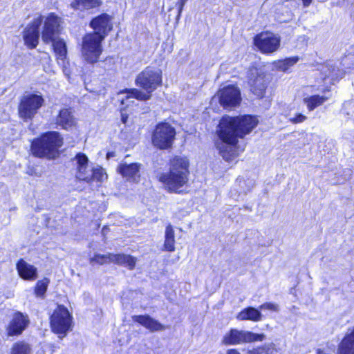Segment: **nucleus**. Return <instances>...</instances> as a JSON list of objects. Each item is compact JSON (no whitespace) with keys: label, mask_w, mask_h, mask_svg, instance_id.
<instances>
[{"label":"nucleus","mask_w":354,"mask_h":354,"mask_svg":"<svg viewBox=\"0 0 354 354\" xmlns=\"http://www.w3.org/2000/svg\"><path fill=\"white\" fill-rule=\"evenodd\" d=\"M259 309L260 310H268L277 312L279 310V306L276 304L265 303L259 306Z\"/></svg>","instance_id":"nucleus-35"},{"label":"nucleus","mask_w":354,"mask_h":354,"mask_svg":"<svg viewBox=\"0 0 354 354\" xmlns=\"http://www.w3.org/2000/svg\"><path fill=\"white\" fill-rule=\"evenodd\" d=\"M56 124L62 129L68 130L76 124V120L69 109H62L56 118Z\"/></svg>","instance_id":"nucleus-21"},{"label":"nucleus","mask_w":354,"mask_h":354,"mask_svg":"<svg viewBox=\"0 0 354 354\" xmlns=\"http://www.w3.org/2000/svg\"><path fill=\"white\" fill-rule=\"evenodd\" d=\"M50 327L55 333L64 336L71 329L72 316L64 306H58L50 318Z\"/></svg>","instance_id":"nucleus-9"},{"label":"nucleus","mask_w":354,"mask_h":354,"mask_svg":"<svg viewBox=\"0 0 354 354\" xmlns=\"http://www.w3.org/2000/svg\"><path fill=\"white\" fill-rule=\"evenodd\" d=\"M236 318L240 321L250 320L259 322L261 319V313L260 310L254 307H248L242 310L237 315Z\"/></svg>","instance_id":"nucleus-26"},{"label":"nucleus","mask_w":354,"mask_h":354,"mask_svg":"<svg viewBox=\"0 0 354 354\" xmlns=\"http://www.w3.org/2000/svg\"><path fill=\"white\" fill-rule=\"evenodd\" d=\"M53 44V50L56 55L57 63L63 67L66 66V59L67 56V49L65 41L63 39H54L51 41Z\"/></svg>","instance_id":"nucleus-24"},{"label":"nucleus","mask_w":354,"mask_h":354,"mask_svg":"<svg viewBox=\"0 0 354 354\" xmlns=\"http://www.w3.org/2000/svg\"><path fill=\"white\" fill-rule=\"evenodd\" d=\"M141 165L137 162L129 163L127 162L121 163L117 170L124 177L133 181L137 180L140 177V169Z\"/></svg>","instance_id":"nucleus-20"},{"label":"nucleus","mask_w":354,"mask_h":354,"mask_svg":"<svg viewBox=\"0 0 354 354\" xmlns=\"http://www.w3.org/2000/svg\"><path fill=\"white\" fill-rule=\"evenodd\" d=\"M337 354H354V328L342 339L338 345Z\"/></svg>","instance_id":"nucleus-23"},{"label":"nucleus","mask_w":354,"mask_h":354,"mask_svg":"<svg viewBox=\"0 0 354 354\" xmlns=\"http://www.w3.org/2000/svg\"><path fill=\"white\" fill-rule=\"evenodd\" d=\"M176 129L167 122H160L156 126L152 134L153 145L160 149L170 148L174 141Z\"/></svg>","instance_id":"nucleus-8"},{"label":"nucleus","mask_w":354,"mask_h":354,"mask_svg":"<svg viewBox=\"0 0 354 354\" xmlns=\"http://www.w3.org/2000/svg\"><path fill=\"white\" fill-rule=\"evenodd\" d=\"M113 153H111V152H109L107 153V158H110L111 157H113Z\"/></svg>","instance_id":"nucleus-40"},{"label":"nucleus","mask_w":354,"mask_h":354,"mask_svg":"<svg viewBox=\"0 0 354 354\" xmlns=\"http://www.w3.org/2000/svg\"><path fill=\"white\" fill-rule=\"evenodd\" d=\"M187 1V0H178V1L177 5L178 7V11L177 19H178L180 17L182 11H183V8Z\"/></svg>","instance_id":"nucleus-36"},{"label":"nucleus","mask_w":354,"mask_h":354,"mask_svg":"<svg viewBox=\"0 0 354 354\" xmlns=\"http://www.w3.org/2000/svg\"><path fill=\"white\" fill-rule=\"evenodd\" d=\"M43 22V17L39 15L28 24L23 32L25 45L30 49L37 47L39 38V27Z\"/></svg>","instance_id":"nucleus-14"},{"label":"nucleus","mask_w":354,"mask_h":354,"mask_svg":"<svg viewBox=\"0 0 354 354\" xmlns=\"http://www.w3.org/2000/svg\"><path fill=\"white\" fill-rule=\"evenodd\" d=\"M44 104L41 94L28 93L24 95L19 104V117L24 121L32 120Z\"/></svg>","instance_id":"nucleus-6"},{"label":"nucleus","mask_w":354,"mask_h":354,"mask_svg":"<svg viewBox=\"0 0 354 354\" xmlns=\"http://www.w3.org/2000/svg\"><path fill=\"white\" fill-rule=\"evenodd\" d=\"M189 166V160L186 157L176 156L171 161L169 171L161 174L159 180L167 191L180 193V189L188 182Z\"/></svg>","instance_id":"nucleus-3"},{"label":"nucleus","mask_w":354,"mask_h":354,"mask_svg":"<svg viewBox=\"0 0 354 354\" xmlns=\"http://www.w3.org/2000/svg\"><path fill=\"white\" fill-rule=\"evenodd\" d=\"M133 322L139 323L151 332L162 330L165 326L149 315H134L132 317Z\"/></svg>","instance_id":"nucleus-22"},{"label":"nucleus","mask_w":354,"mask_h":354,"mask_svg":"<svg viewBox=\"0 0 354 354\" xmlns=\"http://www.w3.org/2000/svg\"><path fill=\"white\" fill-rule=\"evenodd\" d=\"M29 324L28 317L20 312L15 313L10 322L7 332L9 336L19 335L26 329Z\"/></svg>","instance_id":"nucleus-18"},{"label":"nucleus","mask_w":354,"mask_h":354,"mask_svg":"<svg viewBox=\"0 0 354 354\" xmlns=\"http://www.w3.org/2000/svg\"><path fill=\"white\" fill-rule=\"evenodd\" d=\"M249 354H270L271 348L269 346L265 345L263 346L257 347L248 351Z\"/></svg>","instance_id":"nucleus-33"},{"label":"nucleus","mask_w":354,"mask_h":354,"mask_svg":"<svg viewBox=\"0 0 354 354\" xmlns=\"http://www.w3.org/2000/svg\"><path fill=\"white\" fill-rule=\"evenodd\" d=\"M111 262L128 267L129 270H133L136 263V259L127 254L111 253L107 254H95L93 257L91 258V263H96L102 265Z\"/></svg>","instance_id":"nucleus-11"},{"label":"nucleus","mask_w":354,"mask_h":354,"mask_svg":"<svg viewBox=\"0 0 354 354\" xmlns=\"http://www.w3.org/2000/svg\"><path fill=\"white\" fill-rule=\"evenodd\" d=\"M306 119L307 117L305 115L301 113H297L294 116L290 117L289 120L293 124H297L304 122Z\"/></svg>","instance_id":"nucleus-34"},{"label":"nucleus","mask_w":354,"mask_h":354,"mask_svg":"<svg viewBox=\"0 0 354 354\" xmlns=\"http://www.w3.org/2000/svg\"><path fill=\"white\" fill-rule=\"evenodd\" d=\"M254 44L263 53H272L276 51L280 45V39L270 32H263L254 37Z\"/></svg>","instance_id":"nucleus-12"},{"label":"nucleus","mask_w":354,"mask_h":354,"mask_svg":"<svg viewBox=\"0 0 354 354\" xmlns=\"http://www.w3.org/2000/svg\"><path fill=\"white\" fill-rule=\"evenodd\" d=\"M62 145L60 134L57 131H49L33 140L31 151L36 157L54 158Z\"/></svg>","instance_id":"nucleus-4"},{"label":"nucleus","mask_w":354,"mask_h":354,"mask_svg":"<svg viewBox=\"0 0 354 354\" xmlns=\"http://www.w3.org/2000/svg\"><path fill=\"white\" fill-rule=\"evenodd\" d=\"M236 182L239 183L241 191L245 193L246 191H250L253 187L254 183L252 180H248L246 182L243 178H238Z\"/></svg>","instance_id":"nucleus-32"},{"label":"nucleus","mask_w":354,"mask_h":354,"mask_svg":"<svg viewBox=\"0 0 354 354\" xmlns=\"http://www.w3.org/2000/svg\"><path fill=\"white\" fill-rule=\"evenodd\" d=\"M74 160L76 165V177L86 182L96 180L102 182L107 178V175L101 167L91 169L88 165V159L83 153H78Z\"/></svg>","instance_id":"nucleus-5"},{"label":"nucleus","mask_w":354,"mask_h":354,"mask_svg":"<svg viewBox=\"0 0 354 354\" xmlns=\"http://www.w3.org/2000/svg\"><path fill=\"white\" fill-rule=\"evenodd\" d=\"M328 99L329 97L326 95H312L305 97L303 99V103L306 106L308 111L311 112L324 104Z\"/></svg>","instance_id":"nucleus-25"},{"label":"nucleus","mask_w":354,"mask_h":354,"mask_svg":"<svg viewBox=\"0 0 354 354\" xmlns=\"http://www.w3.org/2000/svg\"><path fill=\"white\" fill-rule=\"evenodd\" d=\"M162 83V71L160 68L147 66L140 72L136 79V84L144 89L146 93L137 88H130L121 91L118 95L126 94L125 98L120 99L122 105L129 106L133 101L131 99L146 101L150 99L151 93Z\"/></svg>","instance_id":"nucleus-2"},{"label":"nucleus","mask_w":354,"mask_h":354,"mask_svg":"<svg viewBox=\"0 0 354 354\" xmlns=\"http://www.w3.org/2000/svg\"><path fill=\"white\" fill-rule=\"evenodd\" d=\"M16 268L19 277L24 280L34 281L37 278V268L23 259L17 261Z\"/></svg>","instance_id":"nucleus-19"},{"label":"nucleus","mask_w":354,"mask_h":354,"mask_svg":"<svg viewBox=\"0 0 354 354\" xmlns=\"http://www.w3.org/2000/svg\"><path fill=\"white\" fill-rule=\"evenodd\" d=\"M48 283L49 280L46 278L37 281L35 288V293L37 297H44L47 290Z\"/></svg>","instance_id":"nucleus-31"},{"label":"nucleus","mask_w":354,"mask_h":354,"mask_svg":"<svg viewBox=\"0 0 354 354\" xmlns=\"http://www.w3.org/2000/svg\"><path fill=\"white\" fill-rule=\"evenodd\" d=\"M264 339L265 335L263 334L232 328L223 336L222 342L225 345H236L263 341Z\"/></svg>","instance_id":"nucleus-10"},{"label":"nucleus","mask_w":354,"mask_h":354,"mask_svg":"<svg viewBox=\"0 0 354 354\" xmlns=\"http://www.w3.org/2000/svg\"><path fill=\"white\" fill-rule=\"evenodd\" d=\"M302 1H303L304 6L305 7H307L310 4L312 0H302Z\"/></svg>","instance_id":"nucleus-39"},{"label":"nucleus","mask_w":354,"mask_h":354,"mask_svg":"<svg viewBox=\"0 0 354 354\" xmlns=\"http://www.w3.org/2000/svg\"><path fill=\"white\" fill-rule=\"evenodd\" d=\"M299 61L298 57H292L279 60L275 63L276 67L282 71H288L290 67L292 66Z\"/></svg>","instance_id":"nucleus-30"},{"label":"nucleus","mask_w":354,"mask_h":354,"mask_svg":"<svg viewBox=\"0 0 354 354\" xmlns=\"http://www.w3.org/2000/svg\"><path fill=\"white\" fill-rule=\"evenodd\" d=\"M257 118L252 115L223 116L216 130L219 140L216 148L224 160H233L236 156L235 145L239 138L249 133L257 124Z\"/></svg>","instance_id":"nucleus-1"},{"label":"nucleus","mask_w":354,"mask_h":354,"mask_svg":"<svg viewBox=\"0 0 354 354\" xmlns=\"http://www.w3.org/2000/svg\"><path fill=\"white\" fill-rule=\"evenodd\" d=\"M248 75L252 92L259 97H263L268 85L266 76L260 74L257 68L250 69Z\"/></svg>","instance_id":"nucleus-16"},{"label":"nucleus","mask_w":354,"mask_h":354,"mask_svg":"<svg viewBox=\"0 0 354 354\" xmlns=\"http://www.w3.org/2000/svg\"><path fill=\"white\" fill-rule=\"evenodd\" d=\"M174 231L171 225L169 224L165 229V249L168 252L175 250Z\"/></svg>","instance_id":"nucleus-28"},{"label":"nucleus","mask_w":354,"mask_h":354,"mask_svg":"<svg viewBox=\"0 0 354 354\" xmlns=\"http://www.w3.org/2000/svg\"><path fill=\"white\" fill-rule=\"evenodd\" d=\"M127 119H128V115L122 111L121 112V120H122V123L125 124L127 121Z\"/></svg>","instance_id":"nucleus-37"},{"label":"nucleus","mask_w":354,"mask_h":354,"mask_svg":"<svg viewBox=\"0 0 354 354\" xmlns=\"http://www.w3.org/2000/svg\"><path fill=\"white\" fill-rule=\"evenodd\" d=\"M220 104L225 109H232L239 105L241 102L240 89L234 85L224 86L218 91Z\"/></svg>","instance_id":"nucleus-13"},{"label":"nucleus","mask_w":354,"mask_h":354,"mask_svg":"<svg viewBox=\"0 0 354 354\" xmlns=\"http://www.w3.org/2000/svg\"><path fill=\"white\" fill-rule=\"evenodd\" d=\"M90 26L95 30L92 34H97L104 39L112 29L111 17L107 14H101L91 21Z\"/></svg>","instance_id":"nucleus-17"},{"label":"nucleus","mask_w":354,"mask_h":354,"mask_svg":"<svg viewBox=\"0 0 354 354\" xmlns=\"http://www.w3.org/2000/svg\"><path fill=\"white\" fill-rule=\"evenodd\" d=\"M101 5L100 0H74L71 7L75 10L86 11L97 8Z\"/></svg>","instance_id":"nucleus-27"},{"label":"nucleus","mask_w":354,"mask_h":354,"mask_svg":"<svg viewBox=\"0 0 354 354\" xmlns=\"http://www.w3.org/2000/svg\"><path fill=\"white\" fill-rule=\"evenodd\" d=\"M104 40L97 34L88 33L82 39V54L90 64L98 62L102 53V41Z\"/></svg>","instance_id":"nucleus-7"},{"label":"nucleus","mask_w":354,"mask_h":354,"mask_svg":"<svg viewBox=\"0 0 354 354\" xmlns=\"http://www.w3.org/2000/svg\"><path fill=\"white\" fill-rule=\"evenodd\" d=\"M226 354H241L236 349H229L227 351Z\"/></svg>","instance_id":"nucleus-38"},{"label":"nucleus","mask_w":354,"mask_h":354,"mask_svg":"<svg viewBox=\"0 0 354 354\" xmlns=\"http://www.w3.org/2000/svg\"><path fill=\"white\" fill-rule=\"evenodd\" d=\"M318 1H320V2H325V1H326L327 0H318Z\"/></svg>","instance_id":"nucleus-41"},{"label":"nucleus","mask_w":354,"mask_h":354,"mask_svg":"<svg viewBox=\"0 0 354 354\" xmlns=\"http://www.w3.org/2000/svg\"><path fill=\"white\" fill-rule=\"evenodd\" d=\"M61 19L54 13H50L46 18L41 32V39L46 44L54 41L59 32Z\"/></svg>","instance_id":"nucleus-15"},{"label":"nucleus","mask_w":354,"mask_h":354,"mask_svg":"<svg viewBox=\"0 0 354 354\" xmlns=\"http://www.w3.org/2000/svg\"><path fill=\"white\" fill-rule=\"evenodd\" d=\"M32 349L29 344L19 342L13 344L10 354H31Z\"/></svg>","instance_id":"nucleus-29"}]
</instances>
